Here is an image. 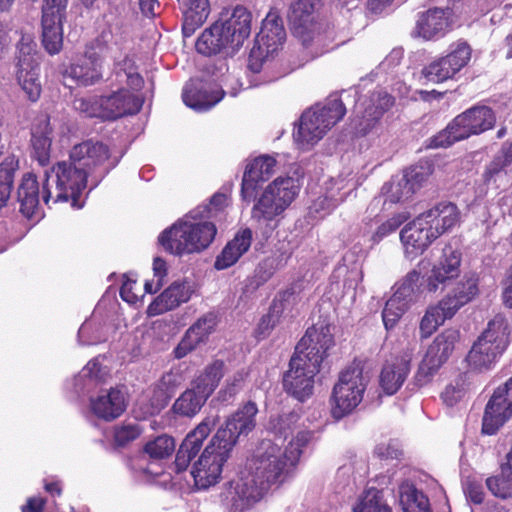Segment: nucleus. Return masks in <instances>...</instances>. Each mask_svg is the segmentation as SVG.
I'll use <instances>...</instances> for the list:
<instances>
[{
	"label": "nucleus",
	"instance_id": "f257e3e1",
	"mask_svg": "<svg viewBox=\"0 0 512 512\" xmlns=\"http://www.w3.org/2000/svg\"><path fill=\"white\" fill-rule=\"evenodd\" d=\"M333 345V335L328 326L307 329L290 359L289 369L283 376V387L288 394L301 402L312 396L315 376Z\"/></svg>",
	"mask_w": 512,
	"mask_h": 512
},
{
	"label": "nucleus",
	"instance_id": "f03ea898",
	"mask_svg": "<svg viewBox=\"0 0 512 512\" xmlns=\"http://www.w3.org/2000/svg\"><path fill=\"white\" fill-rule=\"evenodd\" d=\"M283 464L277 455L257 454L248 460L245 468L229 483L228 494L235 511H244L258 501L271 489L284 481Z\"/></svg>",
	"mask_w": 512,
	"mask_h": 512
},
{
	"label": "nucleus",
	"instance_id": "7ed1b4c3",
	"mask_svg": "<svg viewBox=\"0 0 512 512\" xmlns=\"http://www.w3.org/2000/svg\"><path fill=\"white\" fill-rule=\"evenodd\" d=\"M198 216V212H190L160 234L158 240L165 251L183 256L201 252L212 243L217 232L215 225L198 220Z\"/></svg>",
	"mask_w": 512,
	"mask_h": 512
},
{
	"label": "nucleus",
	"instance_id": "20e7f679",
	"mask_svg": "<svg viewBox=\"0 0 512 512\" xmlns=\"http://www.w3.org/2000/svg\"><path fill=\"white\" fill-rule=\"evenodd\" d=\"M44 176L42 199L47 205L51 200L53 203L71 200L72 206L76 207L80 195L90 182L87 173L70 158L45 170Z\"/></svg>",
	"mask_w": 512,
	"mask_h": 512
},
{
	"label": "nucleus",
	"instance_id": "39448f33",
	"mask_svg": "<svg viewBox=\"0 0 512 512\" xmlns=\"http://www.w3.org/2000/svg\"><path fill=\"white\" fill-rule=\"evenodd\" d=\"M346 114L342 100L330 96L323 105H315L307 109L299 120L298 127L293 133L295 141L306 149L315 145L334 125Z\"/></svg>",
	"mask_w": 512,
	"mask_h": 512
},
{
	"label": "nucleus",
	"instance_id": "423d86ee",
	"mask_svg": "<svg viewBox=\"0 0 512 512\" xmlns=\"http://www.w3.org/2000/svg\"><path fill=\"white\" fill-rule=\"evenodd\" d=\"M477 280L473 277L462 279L437 304L426 309L420 321L422 338L430 337L447 319H451L457 311L470 302L477 294Z\"/></svg>",
	"mask_w": 512,
	"mask_h": 512
},
{
	"label": "nucleus",
	"instance_id": "0eeeda50",
	"mask_svg": "<svg viewBox=\"0 0 512 512\" xmlns=\"http://www.w3.org/2000/svg\"><path fill=\"white\" fill-rule=\"evenodd\" d=\"M223 436V431H217L192 464L191 475L198 489H208L222 478L224 465L233 450L232 442H223Z\"/></svg>",
	"mask_w": 512,
	"mask_h": 512
},
{
	"label": "nucleus",
	"instance_id": "6e6552de",
	"mask_svg": "<svg viewBox=\"0 0 512 512\" xmlns=\"http://www.w3.org/2000/svg\"><path fill=\"white\" fill-rule=\"evenodd\" d=\"M143 101L121 88L108 96L78 99L74 102L75 108L87 117H99L114 120L127 114L140 111Z\"/></svg>",
	"mask_w": 512,
	"mask_h": 512
},
{
	"label": "nucleus",
	"instance_id": "1a4fd4ad",
	"mask_svg": "<svg viewBox=\"0 0 512 512\" xmlns=\"http://www.w3.org/2000/svg\"><path fill=\"white\" fill-rule=\"evenodd\" d=\"M69 158L87 173L91 189L97 187L118 163L117 158H111L107 145L92 140L74 145L69 153Z\"/></svg>",
	"mask_w": 512,
	"mask_h": 512
},
{
	"label": "nucleus",
	"instance_id": "9d476101",
	"mask_svg": "<svg viewBox=\"0 0 512 512\" xmlns=\"http://www.w3.org/2000/svg\"><path fill=\"white\" fill-rule=\"evenodd\" d=\"M286 32L283 21L277 12L271 11L262 21L260 32L249 55V68L254 73L262 70L269 58L284 44Z\"/></svg>",
	"mask_w": 512,
	"mask_h": 512
},
{
	"label": "nucleus",
	"instance_id": "9b49d317",
	"mask_svg": "<svg viewBox=\"0 0 512 512\" xmlns=\"http://www.w3.org/2000/svg\"><path fill=\"white\" fill-rule=\"evenodd\" d=\"M367 380L358 365L344 370L334 386L331 413L335 419H341L351 413L362 401Z\"/></svg>",
	"mask_w": 512,
	"mask_h": 512
},
{
	"label": "nucleus",
	"instance_id": "f8f14e48",
	"mask_svg": "<svg viewBox=\"0 0 512 512\" xmlns=\"http://www.w3.org/2000/svg\"><path fill=\"white\" fill-rule=\"evenodd\" d=\"M35 43L22 37L16 55V78L31 101H36L41 93L39 82V62Z\"/></svg>",
	"mask_w": 512,
	"mask_h": 512
},
{
	"label": "nucleus",
	"instance_id": "ddd939ff",
	"mask_svg": "<svg viewBox=\"0 0 512 512\" xmlns=\"http://www.w3.org/2000/svg\"><path fill=\"white\" fill-rule=\"evenodd\" d=\"M511 417L512 377L503 386L498 387L489 399L482 419V432L486 435L495 434Z\"/></svg>",
	"mask_w": 512,
	"mask_h": 512
},
{
	"label": "nucleus",
	"instance_id": "4468645a",
	"mask_svg": "<svg viewBox=\"0 0 512 512\" xmlns=\"http://www.w3.org/2000/svg\"><path fill=\"white\" fill-rule=\"evenodd\" d=\"M430 167L418 165L404 171L382 187L385 201L400 203L409 200L430 175Z\"/></svg>",
	"mask_w": 512,
	"mask_h": 512
},
{
	"label": "nucleus",
	"instance_id": "2eb2a0df",
	"mask_svg": "<svg viewBox=\"0 0 512 512\" xmlns=\"http://www.w3.org/2000/svg\"><path fill=\"white\" fill-rule=\"evenodd\" d=\"M453 13L450 8H431L417 15L412 37L426 41L444 37L453 29Z\"/></svg>",
	"mask_w": 512,
	"mask_h": 512
},
{
	"label": "nucleus",
	"instance_id": "dca6fc26",
	"mask_svg": "<svg viewBox=\"0 0 512 512\" xmlns=\"http://www.w3.org/2000/svg\"><path fill=\"white\" fill-rule=\"evenodd\" d=\"M218 422L219 416L217 414L208 415L186 436L176 454L175 467L177 472L187 469L192 459L199 453L203 441Z\"/></svg>",
	"mask_w": 512,
	"mask_h": 512
},
{
	"label": "nucleus",
	"instance_id": "f3484780",
	"mask_svg": "<svg viewBox=\"0 0 512 512\" xmlns=\"http://www.w3.org/2000/svg\"><path fill=\"white\" fill-rule=\"evenodd\" d=\"M63 77L71 79L74 83L82 86H90L103 77V55L102 53L88 49L84 55L63 71Z\"/></svg>",
	"mask_w": 512,
	"mask_h": 512
},
{
	"label": "nucleus",
	"instance_id": "a211bd4d",
	"mask_svg": "<svg viewBox=\"0 0 512 512\" xmlns=\"http://www.w3.org/2000/svg\"><path fill=\"white\" fill-rule=\"evenodd\" d=\"M128 40L129 31L124 22L113 15L106 16L105 27L97 39L98 52L103 57L120 58L126 53Z\"/></svg>",
	"mask_w": 512,
	"mask_h": 512
},
{
	"label": "nucleus",
	"instance_id": "6ab92c4d",
	"mask_svg": "<svg viewBox=\"0 0 512 512\" xmlns=\"http://www.w3.org/2000/svg\"><path fill=\"white\" fill-rule=\"evenodd\" d=\"M461 253L459 250L447 244L442 249V254L426 280V287L429 292H436L440 285L444 286L449 281L460 275Z\"/></svg>",
	"mask_w": 512,
	"mask_h": 512
},
{
	"label": "nucleus",
	"instance_id": "aec40b11",
	"mask_svg": "<svg viewBox=\"0 0 512 512\" xmlns=\"http://www.w3.org/2000/svg\"><path fill=\"white\" fill-rule=\"evenodd\" d=\"M319 0H293L289 7L288 20L293 33L306 43L311 39L317 19Z\"/></svg>",
	"mask_w": 512,
	"mask_h": 512
},
{
	"label": "nucleus",
	"instance_id": "412c9836",
	"mask_svg": "<svg viewBox=\"0 0 512 512\" xmlns=\"http://www.w3.org/2000/svg\"><path fill=\"white\" fill-rule=\"evenodd\" d=\"M224 94L225 91L216 85L191 79L183 88L182 98L188 107L196 111H206L215 106Z\"/></svg>",
	"mask_w": 512,
	"mask_h": 512
},
{
	"label": "nucleus",
	"instance_id": "4be33fe9",
	"mask_svg": "<svg viewBox=\"0 0 512 512\" xmlns=\"http://www.w3.org/2000/svg\"><path fill=\"white\" fill-rule=\"evenodd\" d=\"M424 219L419 215L400 232L405 254L411 259L421 255L437 239Z\"/></svg>",
	"mask_w": 512,
	"mask_h": 512
},
{
	"label": "nucleus",
	"instance_id": "5701e85b",
	"mask_svg": "<svg viewBox=\"0 0 512 512\" xmlns=\"http://www.w3.org/2000/svg\"><path fill=\"white\" fill-rule=\"evenodd\" d=\"M459 338V332L454 329H446L437 335L427 349L421 369L428 374L436 372L449 359Z\"/></svg>",
	"mask_w": 512,
	"mask_h": 512
},
{
	"label": "nucleus",
	"instance_id": "b1692460",
	"mask_svg": "<svg viewBox=\"0 0 512 512\" xmlns=\"http://www.w3.org/2000/svg\"><path fill=\"white\" fill-rule=\"evenodd\" d=\"M217 325V316L206 313L191 325L185 332L183 338L174 349L175 358L181 359L195 350L201 344L208 341L209 336L214 332Z\"/></svg>",
	"mask_w": 512,
	"mask_h": 512
},
{
	"label": "nucleus",
	"instance_id": "393cba45",
	"mask_svg": "<svg viewBox=\"0 0 512 512\" xmlns=\"http://www.w3.org/2000/svg\"><path fill=\"white\" fill-rule=\"evenodd\" d=\"M464 139L481 134L495 125L496 117L493 110L487 106H474L454 118Z\"/></svg>",
	"mask_w": 512,
	"mask_h": 512
},
{
	"label": "nucleus",
	"instance_id": "a878e982",
	"mask_svg": "<svg viewBox=\"0 0 512 512\" xmlns=\"http://www.w3.org/2000/svg\"><path fill=\"white\" fill-rule=\"evenodd\" d=\"M193 293L194 289L191 282L175 281L150 303L147 314L157 316L171 311L182 303L188 302Z\"/></svg>",
	"mask_w": 512,
	"mask_h": 512
},
{
	"label": "nucleus",
	"instance_id": "bb28decb",
	"mask_svg": "<svg viewBox=\"0 0 512 512\" xmlns=\"http://www.w3.org/2000/svg\"><path fill=\"white\" fill-rule=\"evenodd\" d=\"M257 412L256 404L251 401L239 408L226 420L225 427L218 429L224 432L223 441H231L233 449L240 435H247L255 428Z\"/></svg>",
	"mask_w": 512,
	"mask_h": 512
},
{
	"label": "nucleus",
	"instance_id": "cd10ccee",
	"mask_svg": "<svg viewBox=\"0 0 512 512\" xmlns=\"http://www.w3.org/2000/svg\"><path fill=\"white\" fill-rule=\"evenodd\" d=\"M92 412L105 421H112L120 417L127 408V398L124 391L111 388L102 391L96 398H91Z\"/></svg>",
	"mask_w": 512,
	"mask_h": 512
},
{
	"label": "nucleus",
	"instance_id": "c85d7f7f",
	"mask_svg": "<svg viewBox=\"0 0 512 512\" xmlns=\"http://www.w3.org/2000/svg\"><path fill=\"white\" fill-rule=\"evenodd\" d=\"M238 49L236 43L220 23L215 22L205 29L196 42V50L203 55H214L222 51L234 52Z\"/></svg>",
	"mask_w": 512,
	"mask_h": 512
},
{
	"label": "nucleus",
	"instance_id": "c756f323",
	"mask_svg": "<svg viewBox=\"0 0 512 512\" xmlns=\"http://www.w3.org/2000/svg\"><path fill=\"white\" fill-rule=\"evenodd\" d=\"M410 372V358L397 356L388 360L380 373V386L387 395H393L405 382Z\"/></svg>",
	"mask_w": 512,
	"mask_h": 512
},
{
	"label": "nucleus",
	"instance_id": "7c9ffc66",
	"mask_svg": "<svg viewBox=\"0 0 512 512\" xmlns=\"http://www.w3.org/2000/svg\"><path fill=\"white\" fill-rule=\"evenodd\" d=\"M311 439L309 432H299L296 438L291 439L288 446L282 451L279 443H272L271 441L263 442L262 445L265 449L266 454L277 455V458L281 464H283V474L286 476L290 469L298 462L302 447H304Z\"/></svg>",
	"mask_w": 512,
	"mask_h": 512
},
{
	"label": "nucleus",
	"instance_id": "2f4dec72",
	"mask_svg": "<svg viewBox=\"0 0 512 512\" xmlns=\"http://www.w3.org/2000/svg\"><path fill=\"white\" fill-rule=\"evenodd\" d=\"M276 160L268 155L260 156L247 165L242 179V196H252L258 182L268 180L275 172Z\"/></svg>",
	"mask_w": 512,
	"mask_h": 512
},
{
	"label": "nucleus",
	"instance_id": "473e14b6",
	"mask_svg": "<svg viewBox=\"0 0 512 512\" xmlns=\"http://www.w3.org/2000/svg\"><path fill=\"white\" fill-rule=\"evenodd\" d=\"M438 238L451 229L459 220V211L453 203H440L420 214Z\"/></svg>",
	"mask_w": 512,
	"mask_h": 512
},
{
	"label": "nucleus",
	"instance_id": "72a5a7b5",
	"mask_svg": "<svg viewBox=\"0 0 512 512\" xmlns=\"http://www.w3.org/2000/svg\"><path fill=\"white\" fill-rule=\"evenodd\" d=\"M20 212L27 218H39V185L35 175L25 173L17 190Z\"/></svg>",
	"mask_w": 512,
	"mask_h": 512
},
{
	"label": "nucleus",
	"instance_id": "f704fd0d",
	"mask_svg": "<svg viewBox=\"0 0 512 512\" xmlns=\"http://www.w3.org/2000/svg\"><path fill=\"white\" fill-rule=\"evenodd\" d=\"M252 243V231L249 228L240 230L223 248L216 258L215 268L223 270L234 265L245 254Z\"/></svg>",
	"mask_w": 512,
	"mask_h": 512
},
{
	"label": "nucleus",
	"instance_id": "c9c22d12",
	"mask_svg": "<svg viewBox=\"0 0 512 512\" xmlns=\"http://www.w3.org/2000/svg\"><path fill=\"white\" fill-rule=\"evenodd\" d=\"M52 128L47 116H42L32 128V157L41 166H46L50 160V148L52 143Z\"/></svg>",
	"mask_w": 512,
	"mask_h": 512
},
{
	"label": "nucleus",
	"instance_id": "e433bc0d",
	"mask_svg": "<svg viewBox=\"0 0 512 512\" xmlns=\"http://www.w3.org/2000/svg\"><path fill=\"white\" fill-rule=\"evenodd\" d=\"M65 15L42 13V44L51 54H58L63 46V21Z\"/></svg>",
	"mask_w": 512,
	"mask_h": 512
},
{
	"label": "nucleus",
	"instance_id": "4c0bfd02",
	"mask_svg": "<svg viewBox=\"0 0 512 512\" xmlns=\"http://www.w3.org/2000/svg\"><path fill=\"white\" fill-rule=\"evenodd\" d=\"M493 346L490 341L479 336L466 357L468 365L480 371L490 369L504 353V350H495Z\"/></svg>",
	"mask_w": 512,
	"mask_h": 512
},
{
	"label": "nucleus",
	"instance_id": "58836bf2",
	"mask_svg": "<svg viewBox=\"0 0 512 512\" xmlns=\"http://www.w3.org/2000/svg\"><path fill=\"white\" fill-rule=\"evenodd\" d=\"M393 104L394 98L387 92H372L364 108L363 121L360 123L361 131L367 133Z\"/></svg>",
	"mask_w": 512,
	"mask_h": 512
},
{
	"label": "nucleus",
	"instance_id": "ea45409f",
	"mask_svg": "<svg viewBox=\"0 0 512 512\" xmlns=\"http://www.w3.org/2000/svg\"><path fill=\"white\" fill-rule=\"evenodd\" d=\"M251 22L252 15L243 6H236L228 19L220 21L226 33L229 34L238 48L242 46L245 39L250 35Z\"/></svg>",
	"mask_w": 512,
	"mask_h": 512
},
{
	"label": "nucleus",
	"instance_id": "a19ab883",
	"mask_svg": "<svg viewBox=\"0 0 512 512\" xmlns=\"http://www.w3.org/2000/svg\"><path fill=\"white\" fill-rule=\"evenodd\" d=\"M113 60L112 74L120 85L126 84L133 90H139L144 84V80L138 71L134 58L128 53H123L120 58H111Z\"/></svg>",
	"mask_w": 512,
	"mask_h": 512
},
{
	"label": "nucleus",
	"instance_id": "79ce46f5",
	"mask_svg": "<svg viewBox=\"0 0 512 512\" xmlns=\"http://www.w3.org/2000/svg\"><path fill=\"white\" fill-rule=\"evenodd\" d=\"M208 398V395L192 384L175 400L172 410L178 416L192 418L200 412Z\"/></svg>",
	"mask_w": 512,
	"mask_h": 512
},
{
	"label": "nucleus",
	"instance_id": "37998d69",
	"mask_svg": "<svg viewBox=\"0 0 512 512\" xmlns=\"http://www.w3.org/2000/svg\"><path fill=\"white\" fill-rule=\"evenodd\" d=\"M210 14V4L208 0H187L186 8L183 13L182 31L185 37H190L203 23Z\"/></svg>",
	"mask_w": 512,
	"mask_h": 512
},
{
	"label": "nucleus",
	"instance_id": "c03bdc74",
	"mask_svg": "<svg viewBox=\"0 0 512 512\" xmlns=\"http://www.w3.org/2000/svg\"><path fill=\"white\" fill-rule=\"evenodd\" d=\"M480 336L490 341L495 350L497 348L505 351L510 342V329L506 319L502 315H496L488 322Z\"/></svg>",
	"mask_w": 512,
	"mask_h": 512
},
{
	"label": "nucleus",
	"instance_id": "a18cd8bd",
	"mask_svg": "<svg viewBox=\"0 0 512 512\" xmlns=\"http://www.w3.org/2000/svg\"><path fill=\"white\" fill-rule=\"evenodd\" d=\"M18 168L19 161L14 155L7 156L0 163V209L5 207L10 199Z\"/></svg>",
	"mask_w": 512,
	"mask_h": 512
},
{
	"label": "nucleus",
	"instance_id": "49530a36",
	"mask_svg": "<svg viewBox=\"0 0 512 512\" xmlns=\"http://www.w3.org/2000/svg\"><path fill=\"white\" fill-rule=\"evenodd\" d=\"M224 368L225 364L222 360H215L206 366L192 384L210 397L224 376Z\"/></svg>",
	"mask_w": 512,
	"mask_h": 512
},
{
	"label": "nucleus",
	"instance_id": "de8ad7c7",
	"mask_svg": "<svg viewBox=\"0 0 512 512\" xmlns=\"http://www.w3.org/2000/svg\"><path fill=\"white\" fill-rule=\"evenodd\" d=\"M283 211V206L271 195L270 190H264L252 208L251 217L257 222H267L273 220Z\"/></svg>",
	"mask_w": 512,
	"mask_h": 512
},
{
	"label": "nucleus",
	"instance_id": "09e8293b",
	"mask_svg": "<svg viewBox=\"0 0 512 512\" xmlns=\"http://www.w3.org/2000/svg\"><path fill=\"white\" fill-rule=\"evenodd\" d=\"M265 190H270L271 195L283 206L285 210L294 200L299 187L294 178L278 177Z\"/></svg>",
	"mask_w": 512,
	"mask_h": 512
},
{
	"label": "nucleus",
	"instance_id": "8fccbe9b",
	"mask_svg": "<svg viewBox=\"0 0 512 512\" xmlns=\"http://www.w3.org/2000/svg\"><path fill=\"white\" fill-rule=\"evenodd\" d=\"M420 293V272L412 270L398 284L393 295L410 306L411 303L418 299Z\"/></svg>",
	"mask_w": 512,
	"mask_h": 512
},
{
	"label": "nucleus",
	"instance_id": "3c124183",
	"mask_svg": "<svg viewBox=\"0 0 512 512\" xmlns=\"http://www.w3.org/2000/svg\"><path fill=\"white\" fill-rule=\"evenodd\" d=\"M399 498L403 508L409 507L416 512L429 510L428 498L410 483H402L399 486Z\"/></svg>",
	"mask_w": 512,
	"mask_h": 512
},
{
	"label": "nucleus",
	"instance_id": "603ef678",
	"mask_svg": "<svg viewBox=\"0 0 512 512\" xmlns=\"http://www.w3.org/2000/svg\"><path fill=\"white\" fill-rule=\"evenodd\" d=\"M422 75L430 82L442 83L452 79L456 74L446 56H443L425 66L422 70Z\"/></svg>",
	"mask_w": 512,
	"mask_h": 512
},
{
	"label": "nucleus",
	"instance_id": "864d4df0",
	"mask_svg": "<svg viewBox=\"0 0 512 512\" xmlns=\"http://www.w3.org/2000/svg\"><path fill=\"white\" fill-rule=\"evenodd\" d=\"M470 382L466 373L458 374L444 389L441 397L447 406H454L467 393Z\"/></svg>",
	"mask_w": 512,
	"mask_h": 512
},
{
	"label": "nucleus",
	"instance_id": "5fc2aeb1",
	"mask_svg": "<svg viewBox=\"0 0 512 512\" xmlns=\"http://www.w3.org/2000/svg\"><path fill=\"white\" fill-rule=\"evenodd\" d=\"M298 421L296 413H289L280 415L276 418H271L269 422V429L275 435V443H284L289 436L293 434L295 424Z\"/></svg>",
	"mask_w": 512,
	"mask_h": 512
},
{
	"label": "nucleus",
	"instance_id": "6e6d98bb",
	"mask_svg": "<svg viewBox=\"0 0 512 512\" xmlns=\"http://www.w3.org/2000/svg\"><path fill=\"white\" fill-rule=\"evenodd\" d=\"M487 489L495 497L507 499L512 496V475L501 467L500 473L486 479Z\"/></svg>",
	"mask_w": 512,
	"mask_h": 512
},
{
	"label": "nucleus",
	"instance_id": "4d7b16f0",
	"mask_svg": "<svg viewBox=\"0 0 512 512\" xmlns=\"http://www.w3.org/2000/svg\"><path fill=\"white\" fill-rule=\"evenodd\" d=\"M472 50L467 42L459 40L452 43L446 56L455 74L460 72L470 61Z\"/></svg>",
	"mask_w": 512,
	"mask_h": 512
},
{
	"label": "nucleus",
	"instance_id": "13d9d810",
	"mask_svg": "<svg viewBox=\"0 0 512 512\" xmlns=\"http://www.w3.org/2000/svg\"><path fill=\"white\" fill-rule=\"evenodd\" d=\"M175 449V441L168 435H161L145 445L144 451L152 459L170 456Z\"/></svg>",
	"mask_w": 512,
	"mask_h": 512
},
{
	"label": "nucleus",
	"instance_id": "bf43d9fd",
	"mask_svg": "<svg viewBox=\"0 0 512 512\" xmlns=\"http://www.w3.org/2000/svg\"><path fill=\"white\" fill-rule=\"evenodd\" d=\"M408 308L409 305L406 304V302H403L396 296L392 295L386 302L382 312V318L386 329L393 328Z\"/></svg>",
	"mask_w": 512,
	"mask_h": 512
},
{
	"label": "nucleus",
	"instance_id": "052dcab7",
	"mask_svg": "<svg viewBox=\"0 0 512 512\" xmlns=\"http://www.w3.org/2000/svg\"><path fill=\"white\" fill-rule=\"evenodd\" d=\"M458 126H455L453 120L444 130L433 136L429 140V148H446L457 141L464 140Z\"/></svg>",
	"mask_w": 512,
	"mask_h": 512
},
{
	"label": "nucleus",
	"instance_id": "680f3d73",
	"mask_svg": "<svg viewBox=\"0 0 512 512\" xmlns=\"http://www.w3.org/2000/svg\"><path fill=\"white\" fill-rule=\"evenodd\" d=\"M280 261L276 257H267L263 259L256 267L254 271V275L252 278V284L254 287H259L260 285L267 282L275 271L279 268Z\"/></svg>",
	"mask_w": 512,
	"mask_h": 512
},
{
	"label": "nucleus",
	"instance_id": "e2e57ef3",
	"mask_svg": "<svg viewBox=\"0 0 512 512\" xmlns=\"http://www.w3.org/2000/svg\"><path fill=\"white\" fill-rule=\"evenodd\" d=\"M354 512H391L390 508L381 501L377 490L368 491L360 503L353 508Z\"/></svg>",
	"mask_w": 512,
	"mask_h": 512
},
{
	"label": "nucleus",
	"instance_id": "0e129e2a",
	"mask_svg": "<svg viewBox=\"0 0 512 512\" xmlns=\"http://www.w3.org/2000/svg\"><path fill=\"white\" fill-rule=\"evenodd\" d=\"M410 215L407 212H401L393 215L386 222L382 223L372 236L374 243H379L384 237L396 231L405 221L409 219Z\"/></svg>",
	"mask_w": 512,
	"mask_h": 512
},
{
	"label": "nucleus",
	"instance_id": "69168bd1",
	"mask_svg": "<svg viewBox=\"0 0 512 512\" xmlns=\"http://www.w3.org/2000/svg\"><path fill=\"white\" fill-rule=\"evenodd\" d=\"M282 301H274L271 305L269 312L264 315L258 324V333L265 336L273 329L279 321L280 315L283 311Z\"/></svg>",
	"mask_w": 512,
	"mask_h": 512
},
{
	"label": "nucleus",
	"instance_id": "338daca9",
	"mask_svg": "<svg viewBox=\"0 0 512 512\" xmlns=\"http://www.w3.org/2000/svg\"><path fill=\"white\" fill-rule=\"evenodd\" d=\"M141 432L138 424H125L115 429L114 439L117 445L125 446L138 438Z\"/></svg>",
	"mask_w": 512,
	"mask_h": 512
},
{
	"label": "nucleus",
	"instance_id": "774afa93",
	"mask_svg": "<svg viewBox=\"0 0 512 512\" xmlns=\"http://www.w3.org/2000/svg\"><path fill=\"white\" fill-rule=\"evenodd\" d=\"M375 455L381 460L399 459L402 455V449L396 441L379 443L374 450Z\"/></svg>",
	"mask_w": 512,
	"mask_h": 512
}]
</instances>
